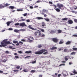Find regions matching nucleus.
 <instances>
[{
    "label": "nucleus",
    "instance_id": "1",
    "mask_svg": "<svg viewBox=\"0 0 77 77\" xmlns=\"http://www.w3.org/2000/svg\"><path fill=\"white\" fill-rule=\"evenodd\" d=\"M47 51V49H42L39 51L35 52V54H42V53H44V52H45V51Z\"/></svg>",
    "mask_w": 77,
    "mask_h": 77
},
{
    "label": "nucleus",
    "instance_id": "2",
    "mask_svg": "<svg viewBox=\"0 0 77 77\" xmlns=\"http://www.w3.org/2000/svg\"><path fill=\"white\" fill-rule=\"evenodd\" d=\"M34 40L32 36H30L29 38H28V41L29 42H33Z\"/></svg>",
    "mask_w": 77,
    "mask_h": 77
},
{
    "label": "nucleus",
    "instance_id": "3",
    "mask_svg": "<svg viewBox=\"0 0 77 77\" xmlns=\"http://www.w3.org/2000/svg\"><path fill=\"white\" fill-rule=\"evenodd\" d=\"M57 6L60 9H62V7H63V4H60H60L59 3L57 4Z\"/></svg>",
    "mask_w": 77,
    "mask_h": 77
},
{
    "label": "nucleus",
    "instance_id": "4",
    "mask_svg": "<svg viewBox=\"0 0 77 77\" xmlns=\"http://www.w3.org/2000/svg\"><path fill=\"white\" fill-rule=\"evenodd\" d=\"M72 72L73 73V74L71 73H70V75H75V74H77V72H76L75 70L74 69L73 71H72Z\"/></svg>",
    "mask_w": 77,
    "mask_h": 77
},
{
    "label": "nucleus",
    "instance_id": "5",
    "mask_svg": "<svg viewBox=\"0 0 77 77\" xmlns=\"http://www.w3.org/2000/svg\"><path fill=\"white\" fill-rule=\"evenodd\" d=\"M52 41L54 42H55V43H57V42H58L59 40L57 38H52Z\"/></svg>",
    "mask_w": 77,
    "mask_h": 77
},
{
    "label": "nucleus",
    "instance_id": "6",
    "mask_svg": "<svg viewBox=\"0 0 77 77\" xmlns=\"http://www.w3.org/2000/svg\"><path fill=\"white\" fill-rule=\"evenodd\" d=\"M7 41V40H5L3 41V42L5 44L7 45H8V44H11V42L9 41Z\"/></svg>",
    "mask_w": 77,
    "mask_h": 77
},
{
    "label": "nucleus",
    "instance_id": "7",
    "mask_svg": "<svg viewBox=\"0 0 77 77\" xmlns=\"http://www.w3.org/2000/svg\"><path fill=\"white\" fill-rule=\"evenodd\" d=\"M20 26H21L22 27H24L25 26H27V25L25 24V23L23 22L22 23H20Z\"/></svg>",
    "mask_w": 77,
    "mask_h": 77
},
{
    "label": "nucleus",
    "instance_id": "8",
    "mask_svg": "<svg viewBox=\"0 0 77 77\" xmlns=\"http://www.w3.org/2000/svg\"><path fill=\"white\" fill-rule=\"evenodd\" d=\"M1 44L2 45H0V47H5V46H6V45L3 43V42H2L1 43Z\"/></svg>",
    "mask_w": 77,
    "mask_h": 77
},
{
    "label": "nucleus",
    "instance_id": "9",
    "mask_svg": "<svg viewBox=\"0 0 77 77\" xmlns=\"http://www.w3.org/2000/svg\"><path fill=\"white\" fill-rule=\"evenodd\" d=\"M56 33L57 34H59V33H62V30H60V29L57 30Z\"/></svg>",
    "mask_w": 77,
    "mask_h": 77
},
{
    "label": "nucleus",
    "instance_id": "10",
    "mask_svg": "<svg viewBox=\"0 0 77 77\" xmlns=\"http://www.w3.org/2000/svg\"><path fill=\"white\" fill-rule=\"evenodd\" d=\"M68 23L69 24H72L73 23V21L71 20H69L68 21Z\"/></svg>",
    "mask_w": 77,
    "mask_h": 77
},
{
    "label": "nucleus",
    "instance_id": "11",
    "mask_svg": "<svg viewBox=\"0 0 77 77\" xmlns=\"http://www.w3.org/2000/svg\"><path fill=\"white\" fill-rule=\"evenodd\" d=\"M63 51H64V52H65L66 53H67V52H69V50L68 49L65 48L64 49Z\"/></svg>",
    "mask_w": 77,
    "mask_h": 77
},
{
    "label": "nucleus",
    "instance_id": "12",
    "mask_svg": "<svg viewBox=\"0 0 77 77\" xmlns=\"http://www.w3.org/2000/svg\"><path fill=\"white\" fill-rule=\"evenodd\" d=\"M57 47H53L52 48H50V50H56V49H57Z\"/></svg>",
    "mask_w": 77,
    "mask_h": 77
},
{
    "label": "nucleus",
    "instance_id": "13",
    "mask_svg": "<svg viewBox=\"0 0 77 77\" xmlns=\"http://www.w3.org/2000/svg\"><path fill=\"white\" fill-rule=\"evenodd\" d=\"M28 27L29 29H32V30H35V29L33 28V27H32L30 25H29L28 26Z\"/></svg>",
    "mask_w": 77,
    "mask_h": 77
},
{
    "label": "nucleus",
    "instance_id": "14",
    "mask_svg": "<svg viewBox=\"0 0 77 77\" xmlns=\"http://www.w3.org/2000/svg\"><path fill=\"white\" fill-rule=\"evenodd\" d=\"M71 41H68L66 43V45H69V44H71Z\"/></svg>",
    "mask_w": 77,
    "mask_h": 77
},
{
    "label": "nucleus",
    "instance_id": "15",
    "mask_svg": "<svg viewBox=\"0 0 77 77\" xmlns=\"http://www.w3.org/2000/svg\"><path fill=\"white\" fill-rule=\"evenodd\" d=\"M63 44V40H61L60 41L59 44Z\"/></svg>",
    "mask_w": 77,
    "mask_h": 77
},
{
    "label": "nucleus",
    "instance_id": "16",
    "mask_svg": "<svg viewBox=\"0 0 77 77\" xmlns=\"http://www.w3.org/2000/svg\"><path fill=\"white\" fill-rule=\"evenodd\" d=\"M50 32L51 33H56V30H51Z\"/></svg>",
    "mask_w": 77,
    "mask_h": 77
},
{
    "label": "nucleus",
    "instance_id": "17",
    "mask_svg": "<svg viewBox=\"0 0 77 77\" xmlns=\"http://www.w3.org/2000/svg\"><path fill=\"white\" fill-rule=\"evenodd\" d=\"M37 20H43L44 19V18L41 17H37Z\"/></svg>",
    "mask_w": 77,
    "mask_h": 77
},
{
    "label": "nucleus",
    "instance_id": "18",
    "mask_svg": "<svg viewBox=\"0 0 77 77\" xmlns=\"http://www.w3.org/2000/svg\"><path fill=\"white\" fill-rule=\"evenodd\" d=\"M42 27H44V26H46V25H45V23L44 22H42Z\"/></svg>",
    "mask_w": 77,
    "mask_h": 77
},
{
    "label": "nucleus",
    "instance_id": "19",
    "mask_svg": "<svg viewBox=\"0 0 77 77\" xmlns=\"http://www.w3.org/2000/svg\"><path fill=\"white\" fill-rule=\"evenodd\" d=\"M25 53H27V54H29L30 53H32V51H26L25 52Z\"/></svg>",
    "mask_w": 77,
    "mask_h": 77
},
{
    "label": "nucleus",
    "instance_id": "20",
    "mask_svg": "<svg viewBox=\"0 0 77 77\" xmlns=\"http://www.w3.org/2000/svg\"><path fill=\"white\" fill-rule=\"evenodd\" d=\"M65 60L66 61H67L68 60V56H65L64 57Z\"/></svg>",
    "mask_w": 77,
    "mask_h": 77
},
{
    "label": "nucleus",
    "instance_id": "21",
    "mask_svg": "<svg viewBox=\"0 0 77 77\" xmlns=\"http://www.w3.org/2000/svg\"><path fill=\"white\" fill-rule=\"evenodd\" d=\"M14 8H15V7L14 6H10L9 7V9H14Z\"/></svg>",
    "mask_w": 77,
    "mask_h": 77
},
{
    "label": "nucleus",
    "instance_id": "22",
    "mask_svg": "<svg viewBox=\"0 0 77 77\" xmlns=\"http://www.w3.org/2000/svg\"><path fill=\"white\" fill-rule=\"evenodd\" d=\"M55 10L57 12H59L60 11V10L58 8L56 9Z\"/></svg>",
    "mask_w": 77,
    "mask_h": 77
},
{
    "label": "nucleus",
    "instance_id": "23",
    "mask_svg": "<svg viewBox=\"0 0 77 77\" xmlns=\"http://www.w3.org/2000/svg\"><path fill=\"white\" fill-rule=\"evenodd\" d=\"M14 32H16V33H18L19 32V30L15 29L14 30Z\"/></svg>",
    "mask_w": 77,
    "mask_h": 77
},
{
    "label": "nucleus",
    "instance_id": "24",
    "mask_svg": "<svg viewBox=\"0 0 77 77\" xmlns=\"http://www.w3.org/2000/svg\"><path fill=\"white\" fill-rule=\"evenodd\" d=\"M39 30H40V31H41V32H45V30L43 29L40 28Z\"/></svg>",
    "mask_w": 77,
    "mask_h": 77
},
{
    "label": "nucleus",
    "instance_id": "25",
    "mask_svg": "<svg viewBox=\"0 0 77 77\" xmlns=\"http://www.w3.org/2000/svg\"><path fill=\"white\" fill-rule=\"evenodd\" d=\"M62 20L63 21V20H64V21L66 20V21L67 20H68V18H63V19H62Z\"/></svg>",
    "mask_w": 77,
    "mask_h": 77
},
{
    "label": "nucleus",
    "instance_id": "26",
    "mask_svg": "<svg viewBox=\"0 0 77 77\" xmlns=\"http://www.w3.org/2000/svg\"><path fill=\"white\" fill-rule=\"evenodd\" d=\"M43 54H44V55H46V54H48V51L45 52L44 53H43Z\"/></svg>",
    "mask_w": 77,
    "mask_h": 77
},
{
    "label": "nucleus",
    "instance_id": "27",
    "mask_svg": "<svg viewBox=\"0 0 77 77\" xmlns=\"http://www.w3.org/2000/svg\"><path fill=\"white\" fill-rule=\"evenodd\" d=\"M71 55H75V53L74 52H72L70 54Z\"/></svg>",
    "mask_w": 77,
    "mask_h": 77
},
{
    "label": "nucleus",
    "instance_id": "28",
    "mask_svg": "<svg viewBox=\"0 0 77 77\" xmlns=\"http://www.w3.org/2000/svg\"><path fill=\"white\" fill-rule=\"evenodd\" d=\"M44 19L45 21H50V19L48 18H44Z\"/></svg>",
    "mask_w": 77,
    "mask_h": 77
},
{
    "label": "nucleus",
    "instance_id": "29",
    "mask_svg": "<svg viewBox=\"0 0 77 77\" xmlns=\"http://www.w3.org/2000/svg\"><path fill=\"white\" fill-rule=\"evenodd\" d=\"M36 71L35 70H32L30 72L31 73H32V74H33V73H34V72H35Z\"/></svg>",
    "mask_w": 77,
    "mask_h": 77
},
{
    "label": "nucleus",
    "instance_id": "30",
    "mask_svg": "<svg viewBox=\"0 0 77 77\" xmlns=\"http://www.w3.org/2000/svg\"><path fill=\"white\" fill-rule=\"evenodd\" d=\"M9 5H10V4H8V3H6L5 5H4L5 7H6V6H9Z\"/></svg>",
    "mask_w": 77,
    "mask_h": 77
},
{
    "label": "nucleus",
    "instance_id": "31",
    "mask_svg": "<svg viewBox=\"0 0 77 77\" xmlns=\"http://www.w3.org/2000/svg\"><path fill=\"white\" fill-rule=\"evenodd\" d=\"M26 21V19H23L19 20V21Z\"/></svg>",
    "mask_w": 77,
    "mask_h": 77
},
{
    "label": "nucleus",
    "instance_id": "32",
    "mask_svg": "<svg viewBox=\"0 0 77 77\" xmlns=\"http://www.w3.org/2000/svg\"><path fill=\"white\" fill-rule=\"evenodd\" d=\"M23 71H24V72H28V70H27L26 69H25L23 70Z\"/></svg>",
    "mask_w": 77,
    "mask_h": 77
},
{
    "label": "nucleus",
    "instance_id": "33",
    "mask_svg": "<svg viewBox=\"0 0 77 77\" xmlns=\"http://www.w3.org/2000/svg\"><path fill=\"white\" fill-rule=\"evenodd\" d=\"M42 47V45H38L37 47L38 48H41Z\"/></svg>",
    "mask_w": 77,
    "mask_h": 77
},
{
    "label": "nucleus",
    "instance_id": "34",
    "mask_svg": "<svg viewBox=\"0 0 77 77\" xmlns=\"http://www.w3.org/2000/svg\"><path fill=\"white\" fill-rule=\"evenodd\" d=\"M38 33L39 36H41V35H42V34L41 33V32H38Z\"/></svg>",
    "mask_w": 77,
    "mask_h": 77
},
{
    "label": "nucleus",
    "instance_id": "35",
    "mask_svg": "<svg viewBox=\"0 0 77 77\" xmlns=\"http://www.w3.org/2000/svg\"><path fill=\"white\" fill-rule=\"evenodd\" d=\"M13 42L14 44H16V43H18V42L17 41H13Z\"/></svg>",
    "mask_w": 77,
    "mask_h": 77
},
{
    "label": "nucleus",
    "instance_id": "36",
    "mask_svg": "<svg viewBox=\"0 0 77 77\" xmlns=\"http://www.w3.org/2000/svg\"><path fill=\"white\" fill-rule=\"evenodd\" d=\"M72 50H75V51H77V48H72Z\"/></svg>",
    "mask_w": 77,
    "mask_h": 77
},
{
    "label": "nucleus",
    "instance_id": "37",
    "mask_svg": "<svg viewBox=\"0 0 77 77\" xmlns=\"http://www.w3.org/2000/svg\"><path fill=\"white\" fill-rule=\"evenodd\" d=\"M63 65V66H65V64L64 63H63V64H61L59 66H62Z\"/></svg>",
    "mask_w": 77,
    "mask_h": 77
},
{
    "label": "nucleus",
    "instance_id": "38",
    "mask_svg": "<svg viewBox=\"0 0 77 77\" xmlns=\"http://www.w3.org/2000/svg\"><path fill=\"white\" fill-rule=\"evenodd\" d=\"M41 2V0H38L35 2V3H40V2Z\"/></svg>",
    "mask_w": 77,
    "mask_h": 77
},
{
    "label": "nucleus",
    "instance_id": "39",
    "mask_svg": "<svg viewBox=\"0 0 77 77\" xmlns=\"http://www.w3.org/2000/svg\"><path fill=\"white\" fill-rule=\"evenodd\" d=\"M21 41H22V42H26L27 41V40H24V39H21Z\"/></svg>",
    "mask_w": 77,
    "mask_h": 77
},
{
    "label": "nucleus",
    "instance_id": "40",
    "mask_svg": "<svg viewBox=\"0 0 77 77\" xmlns=\"http://www.w3.org/2000/svg\"><path fill=\"white\" fill-rule=\"evenodd\" d=\"M16 68L17 69H19L20 68V66H18L16 67Z\"/></svg>",
    "mask_w": 77,
    "mask_h": 77
},
{
    "label": "nucleus",
    "instance_id": "41",
    "mask_svg": "<svg viewBox=\"0 0 77 77\" xmlns=\"http://www.w3.org/2000/svg\"><path fill=\"white\" fill-rule=\"evenodd\" d=\"M12 71H14V72H18V71H19V70H13Z\"/></svg>",
    "mask_w": 77,
    "mask_h": 77
},
{
    "label": "nucleus",
    "instance_id": "42",
    "mask_svg": "<svg viewBox=\"0 0 77 77\" xmlns=\"http://www.w3.org/2000/svg\"><path fill=\"white\" fill-rule=\"evenodd\" d=\"M72 12V13H75V14H77V11H71Z\"/></svg>",
    "mask_w": 77,
    "mask_h": 77
},
{
    "label": "nucleus",
    "instance_id": "43",
    "mask_svg": "<svg viewBox=\"0 0 77 77\" xmlns=\"http://www.w3.org/2000/svg\"><path fill=\"white\" fill-rule=\"evenodd\" d=\"M18 53L19 54H21L22 53H23V52L21 51H18Z\"/></svg>",
    "mask_w": 77,
    "mask_h": 77
},
{
    "label": "nucleus",
    "instance_id": "44",
    "mask_svg": "<svg viewBox=\"0 0 77 77\" xmlns=\"http://www.w3.org/2000/svg\"><path fill=\"white\" fill-rule=\"evenodd\" d=\"M5 53L6 54H9V52L8 51H5Z\"/></svg>",
    "mask_w": 77,
    "mask_h": 77
},
{
    "label": "nucleus",
    "instance_id": "45",
    "mask_svg": "<svg viewBox=\"0 0 77 77\" xmlns=\"http://www.w3.org/2000/svg\"><path fill=\"white\" fill-rule=\"evenodd\" d=\"M10 23L9 22H8L7 23V26H9V24H10Z\"/></svg>",
    "mask_w": 77,
    "mask_h": 77
},
{
    "label": "nucleus",
    "instance_id": "46",
    "mask_svg": "<svg viewBox=\"0 0 77 77\" xmlns=\"http://www.w3.org/2000/svg\"><path fill=\"white\" fill-rule=\"evenodd\" d=\"M29 8L31 9H33V7L32 6H29Z\"/></svg>",
    "mask_w": 77,
    "mask_h": 77
},
{
    "label": "nucleus",
    "instance_id": "47",
    "mask_svg": "<svg viewBox=\"0 0 77 77\" xmlns=\"http://www.w3.org/2000/svg\"><path fill=\"white\" fill-rule=\"evenodd\" d=\"M36 62V60H35L34 61L32 62V63L33 64L35 63Z\"/></svg>",
    "mask_w": 77,
    "mask_h": 77
},
{
    "label": "nucleus",
    "instance_id": "48",
    "mask_svg": "<svg viewBox=\"0 0 77 77\" xmlns=\"http://www.w3.org/2000/svg\"><path fill=\"white\" fill-rule=\"evenodd\" d=\"M74 6V7H75V8H74V10H76V9H77V6L75 5Z\"/></svg>",
    "mask_w": 77,
    "mask_h": 77
},
{
    "label": "nucleus",
    "instance_id": "49",
    "mask_svg": "<svg viewBox=\"0 0 77 77\" xmlns=\"http://www.w3.org/2000/svg\"><path fill=\"white\" fill-rule=\"evenodd\" d=\"M27 15V13H25L24 14H23V15L24 17H26V15Z\"/></svg>",
    "mask_w": 77,
    "mask_h": 77
},
{
    "label": "nucleus",
    "instance_id": "50",
    "mask_svg": "<svg viewBox=\"0 0 77 77\" xmlns=\"http://www.w3.org/2000/svg\"><path fill=\"white\" fill-rule=\"evenodd\" d=\"M17 11H23V9H17Z\"/></svg>",
    "mask_w": 77,
    "mask_h": 77
},
{
    "label": "nucleus",
    "instance_id": "51",
    "mask_svg": "<svg viewBox=\"0 0 77 77\" xmlns=\"http://www.w3.org/2000/svg\"><path fill=\"white\" fill-rule=\"evenodd\" d=\"M74 22H75V23H77V19H74Z\"/></svg>",
    "mask_w": 77,
    "mask_h": 77
},
{
    "label": "nucleus",
    "instance_id": "52",
    "mask_svg": "<svg viewBox=\"0 0 77 77\" xmlns=\"http://www.w3.org/2000/svg\"><path fill=\"white\" fill-rule=\"evenodd\" d=\"M42 35H41V37H45V35L44 34H42Z\"/></svg>",
    "mask_w": 77,
    "mask_h": 77
},
{
    "label": "nucleus",
    "instance_id": "53",
    "mask_svg": "<svg viewBox=\"0 0 77 77\" xmlns=\"http://www.w3.org/2000/svg\"><path fill=\"white\" fill-rule=\"evenodd\" d=\"M9 30H13V29L12 28H10L8 29Z\"/></svg>",
    "mask_w": 77,
    "mask_h": 77
},
{
    "label": "nucleus",
    "instance_id": "54",
    "mask_svg": "<svg viewBox=\"0 0 77 77\" xmlns=\"http://www.w3.org/2000/svg\"><path fill=\"white\" fill-rule=\"evenodd\" d=\"M73 36H74V37H77V35H76V34L73 35Z\"/></svg>",
    "mask_w": 77,
    "mask_h": 77
},
{
    "label": "nucleus",
    "instance_id": "55",
    "mask_svg": "<svg viewBox=\"0 0 77 77\" xmlns=\"http://www.w3.org/2000/svg\"><path fill=\"white\" fill-rule=\"evenodd\" d=\"M15 26H18L19 25V23H15Z\"/></svg>",
    "mask_w": 77,
    "mask_h": 77
},
{
    "label": "nucleus",
    "instance_id": "56",
    "mask_svg": "<svg viewBox=\"0 0 77 77\" xmlns=\"http://www.w3.org/2000/svg\"><path fill=\"white\" fill-rule=\"evenodd\" d=\"M38 32H35L34 34L35 35H38Z\"/></svg>",
    "mask_w": 77,
    "mask_h": 77
},
{
    "label": "nucleus",
    "instance_id": "57",
    "mask_svg": "<svg viewBox=\"0 0 77 77\" xmlns=\"http://www.w3.org/2000/svg\"><path fill=\"white\" fill-rule=\"evenodd\" d=\"M66 74H63V75H65V76H66V75H68V74L67 73V72H66Z\"/></svg>",
    "mask_w": 77,
    "mask_h": 77
},
{
    "label": "nucleus",
    "instance_id": "58",
    "mask_svg": "<svg viewBox=\"0 0 77 77\" xmlns=\"http://www.w3.org/2000/svg\"><path fill=\"white\" fill-rule=\"evenodd\" d=\"M15 58H16V59H18V58H19V57L18 56H15Z\"/></svg>",
    "mask_w": 77,
    "mask_h": 77
},
{
    "label": "nucleus",
    "instance_id": "59",
    "mask_svg": "<svg viewBox=\"0 0 77 77\" xmlns=\"http://www.w3.org/2000/svg\"><path fill=\"white\" fill-rule=\"evenodd\" d=\"M49 4H51V5H53V2H49Z\"/></svg>",
    "mask_w": 77,
    "mask_h": 77
},
{
    "label": "nucleus",
    "instance_id": "60",
    "mask_svg": "<svg viewBox=\"0 0 77 77\" xmlns=\"http://www.w3.org/2000/svg\"><path fill=\"white\" fill-rule=\"evenodd\" d=\"M26 21H27L28 23H29V22H30V20L29 19L27 20H26Z\"/></svg>",
    "mask_w": 77,
    "mask_h": 77
},
{
    "label": "nucleus",
    "instance_id": "61",
    "mask_svg": "<svg viewBox=\"0 0 77 77\" xmlns=\"http://www.w3.org/2000/svg\"><path fill=\"white\" fill-rule=\"evenodd\" d=\"M4 8V6H2V5H0V8Z\"/></svg>",
    "mask_w": 77,
    "mask_h": 77
},
{
    "label": "nucleus",
    "instance_id": "62",
    "mask_svg": "<svg viewBox=\"0 0 77 77\" xmlns=\"http://www.w3.org/2000/svg\"><path fill=\"white\" fill-rule=\"evenodd\" d=\"M34 8H38V6L35 5L34 7Z\"/></svg>",
    "mask_w": 77,
    "mask_h": 77
},
{
    "label": "nucleus",
    "instance_id": "63",
    "mask_svg": "<svg viewBox=\"0 0 77 77\" xmlns=\"http://www.w3.org/2000/svg\"><path fill=\"white\" fill-rule=\"evenodd\" d=\"M61 75V74H59L58 75V77H60Z\"/></svg>",
    "mask_w": 77,
    "mask_h": 77
},
{
    "label": "nucleus",
    "instance_id": "64",
    "mask_svg": "<svg viewBox=\"0 0 77 77\" xmlns=\"http://www.w3.org/2000/svg\"><path fill=\"white\" fill-rule=\"evenodd\" d=\"M39 77H42V75H39Z\"/></svg>",
    "mask_w": 77,
    "mask_h": 77
}]
</instances>
